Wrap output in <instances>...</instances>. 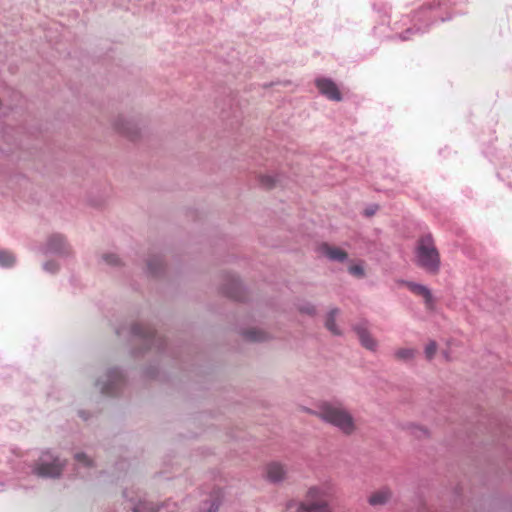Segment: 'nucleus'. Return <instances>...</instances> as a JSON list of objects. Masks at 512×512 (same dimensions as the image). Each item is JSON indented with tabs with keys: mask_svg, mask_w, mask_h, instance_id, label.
I'll return each instance as SVG.
<instances>
[{
	"mask_svg": "<svg viewBox=\"0 0 512 512\" xmlns=\"http://www.w3.org/2000/svg\"><path fill=\"white\" fill-rule=\"evenodd\" d=\"M335 494L336 484L332 480L312 484L297 503L296 512H333L330 500Z\"/></svg>",
	"mask_w": 512,
	"mask_h": 512,
	"instance_id": "1",
	"label": "nucleus"
},
{
	"mask_svg": "<svg viewBox=\"0 0 512 512\" xmlns=\"http://www.w3.org/2000/svg\"><path fill=\"white\" fill-rule=\"evenodd\" d=\"M316 414L322 421L335 427L344 435H352L358 429L353 415L342 404L322 403Z\"/></svg>",
	"mask_w": 512,
	"mask_h": 512,
	"instance_id": "2",
	"label": "nucleus"
},
{
	"mask_svg": "<svg viewBox=\"0 0 512 512\" xmlns=\"http://www.w3.org/2000/svg\"><path fill=\"white\" fill-rule=\"evenodd\" d=\"M415 264L429 274L436 275L440 270V254L430 234L421 237L415 247Z\"/></svg>",
	"mask_w": 512,
	"mask_h": 512,
	"instance_id": "3",
	"label": "nucleus"
},
{
	"mask_svg": "<svg viewBox=\"0 0 512 512\" xmlns=\"http://www.w3.org/2000/svg\"><path fill=\"white\" fill-rule=\"evenodd\" d=\"M262 476L271 484H282L289 479V467L282 461L272 460L263 466Z\"/></svg>",
	"mask_w": 512,
	"mask_h": 512,
	"instance_id": "4",
	"label": "nucleus"
},
{
	"mask_svg": "<svg viewBox=\"0 0 512 512\" xmlns=\"http://www.w3.org/2000/svg\"><path fill=\"white\" fill-rule=\"evenodd\" d=\"M112 129L129 139H134L139 134V123L137 119L130 115L118 114L111 120Z\"/></svg>",
	"mask_w": 512,
	"mask_h": 512,
	"instance_id": "5",
	"label": "nucleus"
},
{
	"mask_svg": "<svg viewBox=\"0 0 512 512\" xmlns=\"http://www.w3.org/2000/svg\"><path fill=\"white\" fill-rule=\"evenodd\" d=\"M63 463L51 453H43L33 472L40 477H58L62 471Z\"/></svg>",
	"mask_w": 512,
	"mask_h": 512,
	"instance_id": "6",
	"label": "nucleus"
},
{
	"mask_svg": "<svg viewBox=\"0 0 512 512\" xmlns=\"http://www.w3.org/2000/svg\"><path fill=\"white\" fill-rule=\"evenodd\" d=\"M315 85L319 92L328 99L333 101H340L342 99L337 85L331 79L317 78L315 80Z\"/></svg>",
	"mask_w": 512,
	"mask_h": 512,
	"instance_id": "7",
	"label": "nucleus"
},
{
	"mask_svg": "<svg viewBox=\"0 0 512 512\" xmlns=\"http://www.w3.org/2000/svg\"><path fill=\"white\" fill-rule=\"evenodd\" d=\"M400 283L406 285L411 292L422 296L424 298L426 307L428 309H433L434 298L431 290L427 286L411 281H401Z\"/></svg>",
	"mask_w": 512,
	"mask_h": 512,
	"instance_id": "8",
	"label": "nucleus"
},
{
	"mask_svg": "<svg viewBox=\"0 0 512 512\" xmlns=\"http://www.w3.org/2000/svg\"><path fill=\"white\" fill-rule=\"evenodd\" d=\"M45 251L47 253L65 254L68 252V244L65 237L61 234L50 236L46 243Z\"/></svg>",
	"mask_w": 512,
	"mask_h": 512,
	"instance_id": "9",
	"label": "nucleus"
},
{
	"mask_svg": "<svg viewBox=\"0 0 512 512\" xmlns=\"http://www.w3.org/2000/svg\"><path fill=\"white\" fill-rule=\"evenodd\" d=\"M355 332L362 344L366 349L375 351L377 349V341L370 335L366 323H361L354 327Z\"/></svg>",
	"mask_w": 512,
	"mask_h": 512,
	"instance_id": "10",
	"label": "nucleus"
},
{
	"mask_svg": "<svg viewBox=\"0 0 512 512\" xmlns=\"http://www.w3.org/2000/svg\"><path fill=\"white\" fill-rule=\"evenodd\" d=\"M319 250L323 256L331 261L344 262L347 259V253L338 247L322 244Z\"/></svg>",
	"mask_w": 512,
	"mask_h": 512,
	"instance_id": "11",
	"label": "nucleus"
},
{
	"mask_svg": "<svg viewBox=\"0 0 512 512\" xmlns=\"http://www.w3.org/2000/svg\"><path fill=\"white\" fill-rule=\"evenodd\" d=\"M105 381H98L97 385L100 386L102 393H112V386L120 383L121 373L118 370H111L105 375Z\"/></svg>",
	"mask_w": 512,
	"mask_h": 512,
	"instance_id": "12",
	"label": "nucleus"
},
{
	"mask_svg": "<svg viewBox=\"0 0 512 512\" xmlns=\"http://www.w3.org/2000/svg\"><path fill=\"white\" fill-rule=\"evenodd\" d=\"M392 498V492L389 488L383 487L375 492H373L369 498L368 503L371 506H380L388 503Z\"/></svg>",
	"mask_w": 512,
	"mask_h": 512,
	"instance_id": "13",
	"label": "nucleus"
},
{
	"mask_svg": "<svg viewBox=\"0 0 512 512\" xmlns=\"http://www.w3.org/2000/svg\"><path fill=\"white\" fill-rule=\"evenodd\" d=\"M340 314V310L338 308L331 309L325 319V327L334 335H341L342 331L336 324V318Z\"/></svg>",
	"mask_w": 512,
	"mask_h": 512,
	"instance_id": "14",
	"label": "nucleus"
},
{
	"mask_svg": "<svg viewBox=\"0 0 512 512\" xmlns=\"http://www.w3.org/2000/svg\"><path fill=\"white\" fill-rule=\"evenodd\" d=\"M163 505H158L153 502H149L146 499L139 497L137 503L133 505V512H159Z\"/></svg>",
	"mask_w": 512,
	"mask_h": 512,
	"instance_id": "15",
	"label": "nucleus"
},
{
	"mask_svg": "<svg viewBox=\"0 0 512 512\" xmlns=\"http://www.w3.org/2000/svg\"><path fill=\"white\" fill-rule=\"evenodd\" d=\"M244 337L252 342H263L269 339L267 332L260 328H252L243 333Z\"/></svg>",
	"mask_w": 512,
	"mask_h": 512,
	"instance_id": "16",
	"label": "nucleus"
},
{
	"mask_svg": "<svg viewBox=\"0 0 512 512\" xmlns=\"http://www.w3.org/2000/svg\"><path fill=\"white\" fill-rule=\"evenodd\" d=\"M417 354V350L412 347L399 348L394 351V357L398 361L409 362L412 361Z\"/></svg>",
	"mask_w": 512,
	"mask_h": 512,
	"instance_id": "17",
	"label": "nucleus"
},
{
	"mask_svg": "<svg viewBox=\"0 0 512 512\" xmlns=\"http://www.w3.org/2000/svg\"><path fill=\"white\" fill-rule=\"evenodd\" d=\"M15 263V257L11 252L0 251V266L11 267Z\"/></svg>",
	"mask_w": 512,
	"mask_h": 512,
	"instance_id": "18",
	"label": "nucleus"
},
{
	"mask_svg": "<svg viewBox=\"0 0 512 512\" xmlns=\"http://www.w3.org/2000/svg\"><path fill=\"white\" fill-rule=\"evenodd\" d=\"M437 343L435 341H429L425 348H424V354L427 360H432L437 352Z\"/></svg>",
	"mask_w": 512,
	"mask_h": 512,
	"instance_id": "19",
	"label": "nucleus"
},
{
	"mask_svg": "<svg viewBox=\"0 0 512 512\" xmlns=\"http://www.w3.org/2000/svg\"><path fill=\"white\" fill-rule=\"evenodd\" d=\"M409 429L411 434L418 438L427 437L429 435L428 429L420 425L412 424Z\"/></svg>",
	"mask_w": 512,
	"mask_h": 512,
	"instance_id": "20",
	"label": "nucleus"
},
{
	"mask_svg": "<svg viewBox=\"0 0 512 512\" xmlns=\"http://www.w3.org/2000/svg\"><path fill=\"white\" fill-rule=\"evenodd\" d=\"M75 460H76L78 469L89 468L92 465V461L85 454H82V453L76 454Z\"/></svg>",
	"mask_w": 512,
	"mask_h": 512,
	"instance_id": "21",
	"label": "nucleus"
},
{
	"mask_svg": "<svg viewBox=\"0 0 512 512\" xmlns=\"http://www.w3.org/2000/svg\"><path fill=\"white\" fill-rule=\"evenodd\" d=\"M277 181V177L270 174L260 176V183L266 188L273 187Z\"/></svg>",
	"mask_w": 512,
	"mask_h": 512,
	"instance_id": "22",
	"label": "nucleus"
},
{
	"mask_svg": "<svg viewBox=\"0 0 512 512\" xmlns=\"http://www.w3.org/2000/svg\"><path fill=\"white\" fill-rule=\"evenodd\" d=\"M102 260L107 264L111 266L118 265L120 263V259L116 254L113 253H107L103 254Z\"/></svg>",
	"mask_w": 512,
	"mask_h": 512,
	"instance_id": "23",
	"label": "nucleus"
},
{
	"mask_svg": "<svg viewBox=\"0 0 512 512\" xmlns=\"http://www.w3.org/2000/svg\"><path fill=\"white\" fill-rule=\"evenodd\" d=\"M161 265V260L159 258H156L148 262V270L151 274H156L158 271V267H160Z\"/></svg>",
	"mask_w": 512,
	"mask_h": 512,
	"instance_id": "24",
	"label": "nucleus"
},
{
	"mask_svg": "<svg viewBox=\"0 0 512 512\" xmlns=\"http://www.w3.org/2000/svg\"><path fill=\"white\" fill-rule=\"evenodd\" d=\"M300 312L306 313L308 315H314L316 312V308L313 304L306 303L299 307Z\"/></svg>",
	"mask_w": 512,
	"mask_h": 512,
	"instance_id": "25",
	"label": "nucleus"
},
{
	"mask_svg": "<svg viewBox=\"0 0 512 512\" xmlns=\"http://www.w3.org/2000/svg\"><path fill=\"white\" fill-rule=\"evenodd\" d=\"M349 272L357 277H363L364 276V269L361 265H352L349 267Z\"/></svg>",
	"mask_w": 512,
	"mask_h": 512,
	"instance_id": "26",
	"label": "nucleus"
},
{
	"mask_svg": "<svg viewBox=\"0 0 512 512\" xmlns=\"http://www.w3.org/2000/svg\"><path fill=\"white\" fill-rule=\"evenodd\" d=\"M44 270L48 272H55L57 270V266L53 262H47L44 264Z\"/></svg>",
	"mask_w": 512,
	"mask_h": 512,
	"instance_id": "27",
	"label": "nucleus"
},
{
	"mask_svg": "<svg viewBox=\"0 0 512 512\" xmlns=\"http://www.w3.org/2000/svg\"><path fill=\"white\" fill-rule=\"evenodd\" d=\"M219 509V502L217 500H213L209 509L205 512H217Z\"/></svg>",
	"mask_w": 512,
	"mask_h": 512,
	"instance_id": "28",
	"label": "nucleus"
},
{
	"mask_svg": "<svg viewBox=\"0 0 512 512\" xmlns=\"http://www.w3.org/2000/svg\"><path fill=\"white\" fill-rule=\"evenodd\" d=\"M123 494H124V497L129 499L131 502L136 501V498L133 495H130L127 490H125Z\"/></svg>",
	"mask_w": 512,
	"mask_h": 512,
	"instance_id": "29",
	"label": "nucleus"
},
{
	"mask_svg": "<svg viewBox=\"0 0 512 512\" xmlns=\"http://www.w3.org/2000/svg\"><path fill=\"white\" fill-rule=\"evenodd\" d=\"M133 332L136 335H140L141 334V328L136 326V327L133 328Z\"/></svg>",
	"mask_w": 512,
	"mask_h": 512,
	"instance_id": "30",
	"label": "nucleus"
},
{
	"mask_svg": "<svg viewBox=\"0 0 512 512\" xmlns=\"http://www.w3.org/2000/svg\"><path fill=\"white\" fill-rule=\"evenodd\" d=\"M368 214H369V215H372V214H373V211H372V210H369Z\"/></svg>",
	"mask_w": 512,
	"mask_h": 512,
	"instance_id": "31",
	"label": "nucleus"
},
{
	"mask_svg": "<svg viewBox=\"0 0 512 512\" xmlns=\"http://www.w3.org/2000/svg\"><path fill=\"white\" fill-rule=\"evenodd\" d=\"M172 505V508L175 509L176 508V504H171Z\"/></svg>",
	"mask_w": 512,
	"mask_h": 512,
	"instance_id": "32",
	"label": "nucleus"
}]
</instances>
